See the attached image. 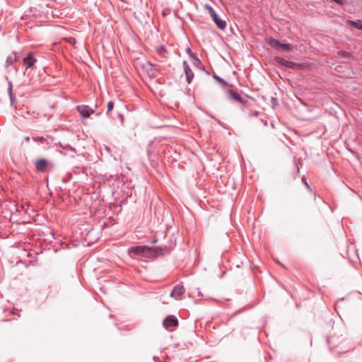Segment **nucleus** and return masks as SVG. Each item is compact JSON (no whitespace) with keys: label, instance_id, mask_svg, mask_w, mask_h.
I'll return each instance as SVG.
<instances>
[{"label":"nucleus","instance_id":"nucleus-1","mask_svg":"<svg viewBox=\"0 0 362 362\" xmlns=\"http://www.w3.org/2000/svg\"><path fill=\"white\" fill-rule=\"evenodd\" d=\"M159 247H149L147 246H136L129 250L131 255H136L142 257H150L153 256V251L157 252Z\"/></svg>","mask_w":362,"mask_h":362},{"label":"nucleus","instance_id":"nucleus-2","mask_svg":"<svg viewBox=\"0 0 362 362\" xmlns=\"http://www.w3.org/2000/svg\"><path fill=\"white\" fill-rule=\"evenodd\" d=\"M205 8L206 9L208 10L211 17L212 18L214 22L216 23V26L222 30H225V28H226V22L218 18L214 9L211 6L206 5Z\"/></svg>","mask_w":362,"mask_h":362},{"label":"nucleus","instance_id":"nucleus-3","mask_svg":"<svg viewBox=\"0 0 362 362\" xmlns=\"http://www.w3.org/2000/svg\"><path fill=\"white\" fill-rule=\"evenodd\" d=\"M34 165L37 172L45 173L49 169L50 163L45 158H39L35 160Z\"/></svg>","mask_w":362,"mask_h":362},{"label":"nucleus","instance_id":"nucleus-4","mask_svg":"<svg viewBox=\"0 0 362 362\" xmlns=\"http://www.w3.org/2000/svg\"><path fill=\"white\" fill-rule=\"evenodd\" d=\"M76 110L83 118H87L93 114V109L86 105H78Z\"/></svg>","mask_w":362,"mask_h":362},{"label":"nucleus","instance_id":"nucleus-5","mask_svg":"<svg viewBox=\"0 0 362 362\" xmlns=\"http://www.w3.org/2000/svg\"><path fill=\"white\" fill-rule=\"evenodd\" d=\"M184 72L186 76V81L187 83L190 84L194 78V74L189 65L187 64L186 61H184L182 63Z\"/></svg>","mask_w":362,"mask_h":362},{"label":"nucleus","instance_id":"nucleus-6","mask_svg":"<svg viewBox=\"0 0 362 362\" xmlns=\"http://www.w3.org/2000/svg\"><path fill=\"white\" fill-rule=\"evenodd\" d=\"M163 325L166 329L175 327L177 326L178 320L175 316L169 315L163 320Z\"/></svg>","mask_w":362,"mask_h":362},{"label":"nucleus","instance_id":"nucleus-7","mask_svg":"<svg viewBox=\"0 0 362 362\" xmlns=\"http://www.w3.org/2000/svg\"><path fill=\"white\" fill-rule=\"evenodd\" d=\"M185 289L181 284H177L170 293V296L175 298L180 299V296L185 293Z\"/></svg>","mask_w":362,"mask_h":362},{"label":"nucleus","instance_id":"nucleus-8","mask_svg":"<svg viewBox=\"0 0 362 362\" xmlns=\"http://www.w3.org/2000/svg\"><path fill=\"white\" fill-rule=\"evenodd\" d=\"M228 97L231 100H236L240 103H246V100L244 99L239 93L236 91L230 90L228 91Z\"/></svg>","mask_w":362,"mask_h":362},{"label":"nucleus","instance_id":"nucleus-9","mask_svg":"<svg viewBox=\"0 0 362 362\" xmlns=\"http://www.w3.org/2000/svg\"><path fill=\"white\" fill-rule=\"evenodd\" d=\"M36 62V59L33 54H30L23 59V65L25 66L27 69H29L31 68Z\"/></svg>","mask_w":362,"mask_h":362},{"label":"nucleus","instance_id":"nucleus-10","mask_svg":"<svg viewBox=\"0 0 362 362\" xmlns=\"http://www.w3.org/2000/svg\"><path fill=\"white\" fill-rule=\"evenodd\" d=\"M267 43L273 49L280 50L281 42L275 38L270 37L267 40Z\"/></svg>","mask_w":362,"mask_h":362},{"label":"nucleus","instance_id":"nucleus-11","mask_svg":"<svg viewBox=\"0 0 362 362\" xmlns=\"http://www.w3.org/2000/svg\"><path fill=\"white\" fill-rule=\"evenodd\" d=\"M13 56H8L5 62V68L12 66L18 60L17 52L13 53Z\"/></svg>","mask_w":362,"mask_h":362},{"label":"nucleus","instance_id":"nucleus-12","mask_svg":"<svg viewBox=\"0 0 362 362\" xmlns=\"http://www.w3.org/2000/svg\"><path fill=\"white\" fill-rule=\"evenodd\" d=\"M156 53L161 57V58H166L167 57V49L164 46H158L156 48Z\"/></svg>","mask_w":362,"mask_h":362},{"label":"nucleus","instance_id":"nucleus-13","mask_svg":"<svg viewBox=\"0 0 362 362\" xmlns=\"http://www.w3.org/2000/svg\"><path fill=\"white\" fill-rule=\"evenodd\" d=\"M284 66L296 70L299 69L301 67L300 64L291 61H288Z\"/></svg>","mask_w":362,"mask_h":362},{"label":"nucleus","instance_id":"nucleus-14","mask_svg":"<svg viewBox=\"0 0 362 362\" xmlns=\"http://www.w3.org/2000/svg\"><path fill=\"white\" fill-rule=\"evenodd\" d=\"M349 24L352 26V27H354L358 30H362V21L358 20V21H349Z\"/></svg>","mask_w":362,"mask_h":362},{"label":"nucleus","instance_id":"nucleus-15","mask_svg":"<svg viewBox=\"0 0 362 362\" xmlns=\"http://www.w3.org/2000/svg\"><path fill=\"white\" fill-rule=\"evenodd\" d=\"M274 60L275 62L279 64V65H281V66H285L286 64L287 63L288 60H286L285 59L281 57H276L274 58Z\"/></svg>","mask_w":362,"mask_h":362},{"label":"nucleus","instance_id":"nucleus-16","mask_svg":"<svg viewBox=\"0 0 362 362\" xmlns=\"http://www.w3.org/2000/svg\"><path fill=\"white\" fill-rule=\"evenodd\" d=\"M291 49V45L290 44H286L281 42L280 50L284 52H289Z\"/></svg>","mask_w":362,"mask_h":362},{"label":"nucleus","instance_id":"nucleus-17","mask_svg":"<svg viewBox=\"0 0 362 362\" xmlns=\"http://www.w3.org/2000/svg\"><path fill=\"white\" fill-rule=\"evenodd\" d=\"M214 78L222 86H226L227 85V82L221 78V77L218 76L217 75H214Z\"/></svg>","mask_w":362,"mask_h":362},{"label":"nucleus","instance_id":"nucleus-18","mask_svg":"<svg viewBox=\"0 0 362 362\" xmlns=\"http://www.w3.org/2000/svg\"><path fill=\"white\" fill-rule=\"evenodd\" d=\"M115 103L113 101H109L107 105V115H110V112L114 108Z\"/></svg>","mask_w":362,"mask_h":362},{"label":"nucleus","instance_id":"nucleus-19","mask_svg":"<svg viewBox=\"0 0 362 362\" xmlns=\"http://www.w3.org/2000/svg\"><path fill=\"white\" fill-rule=\"evenodd\" d=\"M33 140L35 142L44 144L46 141V139L43 136H35Z\"/></svg>","mask_w":362,"mask_h":362},{"label":"nucleus","instance_id":"nucleus-20","mask_svg":"<svg viewBox=\"0 0 362 362\" xmlns=\"http://www.w3.org/2000/svg\"><path fill=\"white\" fill-rule=\"evenodd\" d=\"M193 59H194V65L196 67L201 69V66H202L201 60L197 57H194L193 58Z\"/></svg>","mask_w":362,"mask_h":362},{"label":"nucleus","instance_id":"nucleus-21","mask_svg":"<svg viewBox=\"0 0 362 362\" xmlns=\"http://www.w3.org/2000/svg\"><path fill=\"white\" fill-rule=\"evenodd\" d=\"M302 182L305 185V186L306 187V188L311 191V187L309 185V184L308 183L307 180H306V178L305 177H302Z\"/></svg>","mask_w":362,"mask_h":362},{"label":"nucleus","instance_id":"nucleus-22","mask_svg":"<svg viewBox=\"0 0 362 362\" xmlns=\"http://www.w3.org/2000/svg\"><path fill=\"white\" fill-rule=\"evenodd\" d=\"M8 94L9 95H12V94H14L13 93V84H12V82L9 81L8 82Z\"/></svg>","mask_w":362,"mask_h":362},{"label":"nucleus","instance_id":"nucleus-23","mask_svg":"<svg viewBox=\"0 0 362 362\" xmlns=\"http://www.w3.org/2000/svg\"><path fill=\"white\" fill-rule=\"evenodd\" d=\"M10 100H11V105H13L15 100H16V96L14 94L9 95Z\"/></svg>","mask_w":362,"mask_h":362},{"label":"nucleus","instance_id":"nucleus-24","mask_svg":"<svg viewBox=\"0 0 362 362\" xmlns=\"http://www.w3.org/2000/svg\"><path fill=\"white\" fill-rule=\"evenodd\" d=\"M187 54L189 55V57H190L191 58H192V59H193L194 57H196V56L194 55V54L192 52V50H191L189 48H187Z\"/></svg>","mask_w":362,"mask_h":362},{"label":"nucleus","instance_id":"nucleus-25","mask_svg":"<svg viewBox=\"0 0 362 362\" xmlns=\"http://www.w3.org/2000/svg\"><path fill=\"white\" fill-rule=\"evenodd\" d=\"M259 112L257 111H253L251 113H250V116L252 117H257L258 115Z\"/></svg>","mask_w":362,"mask_h":362},{"label":"nucleus","instance_id":"nucleus-26","mask_svg":"<svg viewBox=\"0 0 362 362\" xmlns=\"http://www.w3.org/2000/svg\"><path fill=\"white\" fill-rule=\"evenodd\" d=\"M16 310L15 308H13L12 310H11V314L13 315H18V316H20V315L18 313H16Z\"/></svg>","mask_w":362,"mask_h":362},{"label":"nucleus","instance_id":"nucleus-27","mask_svg":"<svg viewBox=\"0 0 362 362\" xmlns=\"http://www.w3.org/2000/svg\"><path fill=\"white\" fill-rule=\"evenodd\" d=\"M24 140H25V141H26V142H29V141H30V137H29V136H25V137L24 138Z\"/></svg>","mask_w":362,"mask_h":362}]
</instances>
